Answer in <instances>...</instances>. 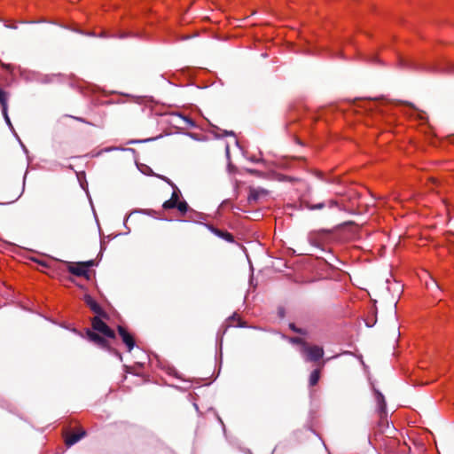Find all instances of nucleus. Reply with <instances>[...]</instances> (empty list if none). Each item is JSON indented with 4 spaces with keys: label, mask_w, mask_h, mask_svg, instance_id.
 Segmentation results:
<instances>
[{
    "label": "nucleus",
    "mask_w": 454,
    "mask_h": 454,
    "mask_svg": "<svg viewBox=\"0 0 454 454\" xmlns=\"http://www.w3.org/2000/svg\"><path fill=\"white\" fill-rule=\"evenodd\" d=\"M84 302L97 315H103L104 311L100 305L89 294L84 295Z\"/></svg>",
    "instance_id": "1a4fd4ad"
},
{
    "label": "nucleus",
    "mask_w": 454,
    "mask_h": 454,
    "mask_svg": "<svg viewBox=\"0 0 454 454\" xmlns=\"http://www.w3.org/2000/svg\"><path fill=\"white\" fill-rule=\"evenodd\" d=\"M209 230L215 234L216 235L217 237L228 241V242H233L234 241V238L232 236L231 233L228 232V231H222V230H219L214 226H209Z\"/></svg>",
    "instance_id": "9b49d317"
},
{
    "label": "nucleus",
    "mask_w": 454,
    "mask_h": 454,
    "mask_svg": "<svg viewBox=\"0 0 454 454\" xmlns=\"http://www.w3.org/2000/svg\"><path fill=\"white\" fill-rule=\"evenodd\" d=\"M86 334L88 336V339L90 341H92L93 343H95L96 345H98V347L103 348H107V346H108L107 340L104 337H102L99 334H98L97 333H95L94 331L87 330Z\"/></svg>",
    "instance_id": "0eeeda50"
},
{
    "label": "nucleus",
    "mask_w": 454,
    "mask_h": 454,
    "mask_svg": "<svg viewBox=\"0 0 454 454\" xmlns=\"http://www.w3.org/2000/svg\"><path fill=\"white\" fill-rule=\"evenodd\" d=\"M320 378V371L318 369L314 370L309 376V385L311 387L317 384Z\"/></svg>",
    "instance_id": "f8f14e48"
},
{
    "label": "nucleus",
    "mask_w": 454,
    "mask_h": 454,
    "mask_svg": "<svg viewBox=\"0 0 454 454\" xmlns=\"http://www.w3.org/2000/svg\"><path fill=\"white\" fill-rule=\"evenodd\" d=\"M168 184H171V186L173 187L174 190H173L171 198L163 203V205H162L163 208L164 209L176 208L182 215H184L188 211V208H189L187 202L185 200H180V196H181L180 191L173 183H171L170 181H168Z\"/></svg>",
    "instance_id": "f257e3e1"
},
{
    "label": "nucleus",
    "mask_w": 454,
    "mask_h": 454,
    "mask_svg": "<svg viewBox=\"0 0 454 454\" xmlns=\"http://www.w3.org/2000/svg\"><path fill=\"white\" fill-rule=\"evenodd\" d=\"M184 122L188 125H191L192 126L193 125V121H192V119L188 118V117H183Z\"/></svg>",
    "instance_id": "f3484780"
},
{
    "label": "nucleus",
    "mask_w": 454,
    "mask_h": 454,
    "mask_svg": "<svg viewBox=\"0 0 454 454\" xmlns=\"http://www.w3.org/2000/svg\"><path fill=\"white\" fill-rule=\"evenodd\" d=\"M93 265V261H89L86 262H78L76 264H72L68 267V271L75 275L77 277H84L89 278V268Z\"/></svg>",
    "instance_id": "20e7f679"
},
{
    "label": "nucleus",
    "mask_w": 454,
    "mask_h": 454,
    "mask_svg": "<svg viewBox=\"0 0 454 454\" xmlns=\"http://www.w3.org/2000/svg\"><path fill=\"white\" fill-rule=\"evenodd\" d=\"M92 329L107 338H115L114 332L98 317H94L91 321Z\"/></svg>",
    "instance_id": "7ed1b4c3"
},
{
    "label": "nucleus",
    "mask_w": 454,
    "mask_h": 454,
    "mask_svg": "<svg viewBox=\"0 0 454 454\" xmlns=\"http://www.w3.org/2000/svg\"><path fill=\"white\" fill-rule=\"evenodd\" d=\"M118 333L123 341V343L127 346L128 351H131L135 346V340L133 336L126 330L125 327L119 325Z\"/></svg>",
    "instance_id": "423d86ee"
},
{
    "label": "nucleus",
    "mask_w": 454,
    "mask_h": 454,
    "mask_svg": "<svg viewBox=\"0 0 454 454\" xmlns=\"http://www.w3.org/2000/svg\"><path fill=\"white\" fill-rule=\"evenodd\" d=\"M293 341L302 344L301 353L304 356L306 361L317 362L324 356V349L320 346L307 344L299 338L293 339Z\"/></svg>",
    "instance_id": "f03ea898"
},
{
    "label": "nucleus",
    "mask_w": 454,
    "mask_h": 454,
    "mask_svg": "<svg viewBox=\"0 0 454 454\" xmlns=\"http://www.w3.org/2000/svg\"><path fill=\"white\" fill-rule=\"evenodd\" d=\"M226 153H227V154L229 153V146L228 145L226 146Z\"/></svg>",
    "instance_id": "412c9836"
},
{
    "label": "nucleus",
    "mask_w": 454,
    "mask_h": 454,
    "mask_svg": "<svg viewBox=\"0 0 454 454\" xmlns=\"http://www.w3.org/2000/svg\"><path fill=\"white\" fill-rule=\"evenodd\" d=\"M280 180H288V181H293V180H294V178H293V177H291V176H282V178H280Z\"/></svg>",
    "instance_id": "a211bd4d"
},
{
    "label": "nucleus",
    "mask_w": 454,
    "mask_h": 454,
    "mask_svg": "<svg viewBox=\"0 0 454 454\" xmlns=\"http://www.w3.org/2000/svg\"><path fill=\"white\" fill-rule=\"evenodd\" d=\"M84 435H85L84 430H80L78 432L72 433L66 437V440H65L66 444L67 446H72V445L75 444L77 442H79Z\"/></svg>",
    "instance_id": "9d476101"
},
{
    "label": "nucleus",
    "mask_w": 454,
    "mask_h": 454,
    "mask_svg": "<svg viewBox=\"0 0 454 454\" xmlns=\"http://www.w3.org/2000/svg\"><path fill=\"white\" fill-rule=\"evenodd\" d=\"M291 327H292V329H294V331H296V329L294 327V325H291Z\"/></svg>",
    "instance_id": "4be33fe9"
},
{
    "label": "nucleus",
    "mask_w": 454,
    "mask_h": 454,
    "mask_svg": "<svg viewBox=\"0 0 454 454\" xmlns=\"http://www.w3.org/2000/svg\"><path fill=\"white\" fill-rule=\"evenodd\" d=\"M114 353L119 356L120 359H121V355L120 353H118L117 351H115Z\"/></svg>",
    "instance_id": "aec40b11"
},
{
    "label": "nucleus",
    "mask_w": 454,
    "mask_h": 454,
    "mask_svg": "<svg viewBox=\"0 0 454 454\" xmlns=\"http://www.w3.org/2000/svg\"><path fill=\"white\" fill-rule=\"evenodd\" d=\"M5 27H11V28H14V29H15V28H17V26H9V25H7V24H5Z\"/></svg>",
    "instance_id": "6ab92c4d"
},
{
    "label": "nucleus",
    "mask_w": 454,
    "mask_h": 454,
    "mask_svg": "<svg viewBox=\"0 0 454 454\" xmlns=\"http://www.w3.org/2000/svg\"><path fill=\"white\" fill-rule=\"evenodd\" d=\"M2 114L4 115V118L5 121H6V123L8 124V126L12 128V122H11V120L9 118V115H8L7 106L2 108Z\"/></svg>",
    "instance_id": "2eb2a0df"
},
{
    "label": "nucleus",
    "mask_w": 454,
    "mask_h": 454,
    "mask_svg": "<svg viewBox=\"0 0 454 454\" xmlns=\"http://www.w3.org/2000/svg\"><path fill=\"white\" fill-rule=\"evenodd\" d=\"M262 192H263V191H259V190H255V189L251 190L249 196H248V200L250 202L256 201L259 199L260 194Z\"/></svg>",
    "instance_id": "4468645a"
},
{
    "label": "nucleus",
    "mask_w": 454,
    "mask_h": 454,
    "mask_svg": "<svg viewBox=\"0 0 454 454\" xmlns=\"http://www.w3.org/2000/svg\"><path fill=\"white\" fill-rule=\"evenodd\" d=\"M306 207L309 210H319L323 208L341 210V207L335 200H328L319 203L306 202Z\"/></svg>",
    "instance_id": "39448f33"
},
{
    "label": "nucleus",
    "mask_w": 454,
    "mask_h": 454,
    "mask_svg": "<svg viewBox=\"0 0 454 454\" xmlns=\"http://www.w3.org/2000/svg\"><path fill=\"white\" fill-rule=\"evenodd\" d=\"M375 399L378 404V411L380 418L387 416V404L384 395L380 391H375Z\"/></svg>",
    "instance_id": "6e6552de"
},
{
    "label": "nucleus",
    "mask_w": 454,
    "mask_h": 454,
    "mask_svg": "<svg viewBox=\"0 0 454 454\" xmlns=\"http://www.w3.org/2000/svg\"><path fill=\"white\" fill-rule=\"evenodd\" d=\"M8 93L0 88V105L3 107L7 106Z\"/></svg>",
    "instance_id": "ddd939ff"
},
{
    "label": "nucleus",
    "mask_w": 454,
    "mask_h": 454,
    "mask_svg": "<svg viewBox=\"0 0 454 454\" xmlns=\"http://www.w3.org/2000/svg\"><path fill=\"white\" fill-rule=\"evenodd\" d=\"M239 321V317H236V315H233L232 317L228 318L229 325H232L234 324V321Z\"/></svg>",
    "instance_id": "dca6fc26"
}]
</instances>
